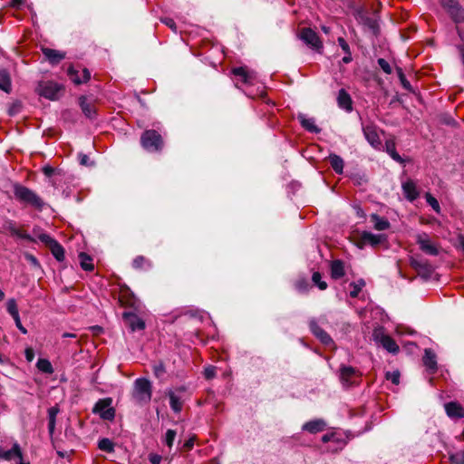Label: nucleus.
<instances>
[{
  "label": "nucleus",
  "instance_id": "1",
  "mask_svg": "<svg viewBox=\"0 0 464 464\" xmlns=\"http://www.w3.org/2000/svg\"><path fill=\"white\" fill-rule=\"evenodd\" d=\"M13 191L15 199L21 204L32 207L38 211L44 209L45 205L44 199L31 188L16 183L14 185Z\"/></svg>",
  "mask_w": 464,
  "mask_h": 464
},
{
  "label": "nucleus",
  "instance_id": "2",
  "mask_svg": "<svg viewBox=\"0 0 464 464\" xmlns=\"http://www.w3.org/2000/svg\"><path fill=\"white\" fill-rule=\"evenodd\" d=\"M140 145L148 152H161L165 142L161 134L156 130H146L141 133Z\"/></svg>",
  "mask_w": 464,
  "mask_h": 464
},
{
  "label": "nucleus",
  "instance_id": "3",
  "mask_svg": "<svg viewBox=\"0 0 464 464\" xmlns=\"http://www.w3.org/2000/svg\"><path fill=\"white\" fill-rule=\"evenodd\" d=\"M151 395L152 386L150 382L146 378L136 379L131 392L133 401L137 404L143 405L150 401Z\"/></svg>",
  "mask_w": 464,
  "mask_h": 464
},
{
  "label": "nucleus",
  "instance_id": "4",
  "mask_svg": "<svg viewBox=\"0 0 464 464\" xmlns=\"http://www.w3.org/2000/svg\"><path fill=\"white\" fill-rule=\"evenodd\" d=\"M440 5L455 24L464 23V8L459 0H439Z\"/></svg>",
  "mask_w": 464,
  "mask_h": 464
},
{
  "label": "nucleus",
  "instance_id": "5",
  "mask_svg": "<svg viewBox=\"0 0 464 464\" xmlns=\"http://www.w3.org/2000/svg\"><path fill=\"white\" fill-rule=\"evenodd\" d=\"M112 399L110 397L100 399L94 405L92 412L99 414L104 420H113L115 418V409L111 406Z\"/></svg>",
  "mask_w": 464,
  "mask_h": 464
},
{
  "label": "nucleus",
  "instance_id": "6",
  "mask_svg": "<svg viewBox=\"0 0 464 464\" xmlns=\"http://www.w3.org/2000/svg\"><path fill=\"white\" fill-rule=\"evenodd\" d=\"M298 37L311 49L318 53H321L323 50V43L313 29L309 27L302 28L298 34Z\"/></svg>",
  "mask_w": 464,
  "mask_h": 464
},
{
  "label": "nucleus",
  "instance_id": "7",
  "mask_svg": "<svg viewBox=\"0 0 464 464\" xmlns=\"http://www.w3.org/2000/svg\"><path fill=\"white\" fill-rule=\"evenodd\" d=\"M61 90V86L52 81H42L39 82L35 91L36 92L46 99L56 100L58 98V92Z\"/></svg>",
  "mask_w": 464,
  "mask_h": 464
},
{
  "label": "nucleus",
  "instance_id": "8",
  "mask_svg": "<svg viewBox=\"0 0 464 464\" xmlns=\"http://www.w3.org/2000/svg\"><path fill=\"white\" fill-rule=\"evenodd\" d=\"M41 242L44 243L50 248L53 256L59 262L64 260V248L55 239L51 237L49 235L42 233L38 236Z\"/></svg>",
  "mask_w": 464,
  "mask_h": 464
},
{
  "label": "nucleus",
  "instance_id": "9",
  "mask_svg": "<svg viewBox=\"0 0 464 464\" xmlns=\"http://www.w3.org/2000/svg\"><path fill=\"white\" fill-rule=\"evenodd\" d=\"M309 328L311 333L324 345L329 348H335V343L333 338L322 328L318 325L315 319H311L309 321Z\"/></svg>",
  "mask_w": 464,
  "mask_h": 464
},
{
  "label": "nucleus",
  "instance_id": "10",
  "mask_svg": "<svg viewBox=\"0 0 464 464\" xmlns=\"http://www.w3.org/2000/svg\"><path fill=\"white\" fill-rule=\"evenodd\" d=\"M0 459L5 461L18 459V464H29V462L24 461L22 449L18 442L13 443L12 448L9 450H6L0 445Z\"/></svg>",
  "mask_w": 464,
  "mask_h": 464
},
{
  "label": "nucleus",
  "instance_id": "11",
  "mask_svg": "<svg viewBox=\"0 0 464 464\" xmlns=\"http://www.w3.org/2000/svg\"><path fill=\"white\" fill-rule=\"evenodd\" d=\"M387 242V236L384 234H372L369 231H362L360 236L359 246L362 247L365 245H369L372 247H377Z\"/></svg>",
  "mask_w": 464,
  "mask_h": 464
},
{
  "label": "nucleus",
  "instance_id": "12",
  "mask_svg": "<svg viewBox=\"0 0 464 464\" xmlns=\"http://www.w3.org/2000/svg\"><path fill=\"white\" fill-rule=\"evenodd\" d=\"M359 377L358 370L353 366L342 364L339 369V379L343 386L350 387L355 383Z\"/></svg>",
  "mask_w": 464,
  "mask_h": 464
},
{
  "label": "nucleus",
  "instance_id": "13",
  "mask_svg": "<svg viewBox=\"0 0 464 464\" xmlns=\"http://www.w3.org/2000/svg\"><path fill=\"white\" fill-rule=\"evenodd\" d=\"M411 266L418 272V274L428 278L433 273V267L430 262L423 258L411 257Z\"/></svg>",
  "mask_w": 464,
  "mask_h": 464
},
{
  "label": "nucleus",
  "instance_id": "14",
  "mask_svg": "<svg viewBox=\"0 0 464 464\" xmlns=\"http://www.w3.org/2000/svg\"><path fill=\"white\" fill-rule=\"evenodd\" d=\"M122 318L131 332L145 329V322L134 313L124 312Z\"/></svg>",
  "mask_w": 464,
  "mask_h": 464
},
{
  "label": "nucleus",
  "instance_id": "15",
  "mask_svg": "<svg viewBox=\"0 0 464 464\" xmlns=\"http://www.w3.org/2000/svg\"><path fill=\"white\" fill-rule=\"evenodd\" d=\"M185 391V387H179L176 392L172 390L167 392V395L169 399V406L175 413H179L182 411L184 402V400L178 392H184Z\"/></svg>",
  "mask_w": 464,
  "mask_h": 464
},
{
  "label": "nucleus",
  "instance_id": "16",
  "mask_svg": "<svg viewBox=\"0 0 464 464\" xmlns=\"http://www.w3.org/2000/svg\"><path fill=\"white\" fill-rule=\"evenodd\" d=\"M232 73L244 84H254V82L256 79V75L254 71H249L246 67L243 66L233 68Z\"/></svg>",
  "mask_w": 464,
  "mask_h": 464
},
{
  "label": "nucleus",
  "instance_id": "17",
  "mask_svg": "<svg viewBox=\"0 0 464 464\" xmlns=\"http://www.w3.org/2000/svg\"><path fill=\"white\" fill-rule=\"evenodd\" d=\"M79 73L80 71L74 66H70L67 70L70 80L77 85L87 82L91 79V72L87 68H82V76Z\"/></svg>",
  "mask_w": 464,
  "mask_h": 464
},
{
  "label": "nucleus",
  "instance_id": "18",
  "mask_svg": "<svg viewBox=\"0 0 464 464\" xmlns=\"http://www.w3.org/2000/svg\"><path fill=\"white\" fill-rule=\"evenodd\" d=\"M447 416L451 420L464 418V408L458 401H449L444 404Z\"/></svg>",
  "mask_w": 464,
  "mask_h": 464
},
{
  "label": "nucleus",
  "instance_id": "19",
  "mask_svg": "<svg viewBox=\"0 0 464 464\" xmlns=\"http://www.w3.org/2000/svg\"><path fill=\"white\" fill-rule=\"evenodd\" d=\"M401 188L404 197L409 201L412 202L420 196L416 183L412 179H408L401 184Z\"/></svg>",
  "mask_w": 464,
  "mask_h": 464
},
{
  "label": "nucleus",
  "instance_id": "20",
  "mask_svg": "<svg viewBox=\"0 0 464 464\" xmlns=\"http://www.w3.org/2000/svg\"><path fill=\"white\" fill-rule=\"evenodd\" d=\"M417 243L420 246V248L426 254L430 256H438L439 249L433 245L429 239L428 236L424 234L423 236L420 235L417 237Z\"/></svg>",
  "mask_w": 464,
  "mask_h": 464
},
{
  "label": "nucleus",
  "instance_id": "21",
  "mask_svg": "<svg viewBox=\"0 0 464 464\" xmlns=\"http://www.w3.org/2000/svg\"><path fill=\"white\" fill-rule=\"evenodd\" d=\"M362 131L367 141L375 149H379L382 145L380 137L374 126L367 125L362 128Z\"/></svg>",
  "mask_w": 464,
  "mask_h": 464
},
{
  "label": "nucleus",
  "instance_id": "22",
  "mask_svg": "<svg viewBox=\"0 0 464 464\" xmlns=\"http://www.w3.org/2000/svg\"><path fill=\"white\" fill-rule=\"evenodd\" d=\"M325 427L326 422L323 419H315L305 422L303 425L302 430L311 434H315L317 432L324 430Z\"/></svg>",
  "mask_w": 464,
  "mask_h": 464
},
{
  "label": "nucleus",
  "instance_id": "23",
  "mask_svg": "<svg viewBox=\"0 0 464 464\" xmlns=\"http://www.w3.org/2000/svg\"><path fill=\"white\" fill-rule=\"evenodd\" d=\"M422 361L430 373L436 372L438 370L437 359L435 353L431 349H425Z\"/></svg>",
  "mask_w": 464,
  "mask_h": 464
},
{
  "label": "nucleus",
  "instance_id": "24",
  "mask_svg": "<svg viewBox=\"0 0 464 464\" xmlns=\"http://www.w3.org/2000/svg\"><path fill=\"white\" fill-rule=\"evenodd\" d=\"M337 103L341 109H343L348 112L353 111L352 98H351L350 94L344 89H341L338 92Z\"/></svg>",
  "mask_w": 464,
  "mask_h": 464
},
{
  "label": "nucleus",
  "instance_id": "25",
  "mask_svg": "<svg viewBox=\"0 0 464 464\" xmlns=\"http://www.w3.org/2000/svg\"><path fill=\"white\" fill-rule=\"evenodd\" d=\"M297 119L301 124V126L307 131L311 133H319L321 129L316 126L315 121L314 118H307L304 114H299Z\"/></svg>",
  "mask_w": 464,
  "mask_h": 464
},
{
  "label": "nucleus",
  "instance_id": "26",
  "mask_svg": "<svg viewBox=\"0 0 464 464\" xmlns=\"http://www.w3.org/2000/svg\"><path fill=\"white\" fill-rule=\"evenodd\" d=\"M44 57L52 63L57 64L62 60L65 58V53L60 51L51 49V48H43L42 49Z\"/></svg>",
  "mask_w": 464,
  "mask_h": 464
},
{
  "label": "nucleus",
  "instance_id": "27",
  "mask_svg": "<svg viewBox=\"0 0 464 464\" xmlns=\"http://www.w3.org/2000/svg\"><path fill=\"white\" fill-rule=\"evenodd\" d=\"M79 105L83 112V114L89 119H94L96 116V108L93 104L87 102L85 96H81L79 98Z\"/></svg>",
  "mask_w": 464,
  "mask_h": 464
},
{
  "label": "nucleus",
  "instance_id": "28",
  "mask_svg": "<svg viewBox=\"0 0 464 464\" xmlns=\"http://www.w3.org/2000/svg\"><path fill=\"white\" fill-rule=\"evenodd\" d=\"M380 343L384 349L393 354L397 353L400 350L396 342L389 335L382 334L380 338Z\"/></svg>",
  "mask_w": 464,
  "mask_h": 464
},
{
  "label": "nucleus",
  "instance_id": "29",
  "mask_svg": "<svg viewBox=\"0 0 464 464\" xmlns=\"http://www.w3.org/2000/svg\"><path fill=\"white\" fill-rule=\"evenodd\" d=\"M0 90L6 93L12 92V81L6 69H0Z\"/></svg>",
  "mask_w": 464,
  "mask_h": 464
},
{
  "label": "nucleus",
  "instance_id": "30",
  "mask_svg": "<svg viewBox=\"0 0 464 464\" xmlns=\"http://www.w3.org/2000/svg\"><path fill=\"white\" fill-rule=\"evenodd\" d=\"M371 221L373 223V227L376 230L382 231L390 228L391 224L385 218L380 217L378 214L372 213L370 216Z\"/></svg>",
  "mask_w": 464,
  "mask_h": 464
},
{
  "label": "nucleus",
  "instance_id": "31",
  "mask_svg": "<svg viewBox=\"0 0 464 464\" xmlns=\"http://www.w3.org/2000/svg\"><path fill=\"white\" fill-rule=\"evenodd\" d=\"M344 265L343 262L336 259L332 261L331 263V276L332 278L337 280L344 276Z\"/></svg>",
  "mask_w": 464,
  "mask_h": 464
},
{
  "label": "nucleus",
  "instance_id": "32",
  "mask_svg": "<svg viewBox=\"0 0 464 464\" xmlns=\"http://www.w3.org/2000/svg\"><path fill=\"white\" fill-rule=\"evenodd\" d=\"M60 409L57 405L48 409V431L51 436L53 435L56 424V417Z\"/></svg>",
  "mask_w": 464,
  "mask_h": 464
},
{
  "label": "nucleus",
  "instance_id": "33",
  "mask_svg": "<svg viewBox=\"0 0 464 464\" xmlns=\"http://www.w3.org/2000/svg\"><path fill=\"white\" fill-rule=\"evenodd\" d=\"M329 162L333 169L337 174H343V167H344V161L337 154L331 153L329 155Z\"/></svg>",
  "mask_w": 464,
  "mask_h": 464
},
{
  "label": "nucleus",
  "instance_id": "34",
  "mask_svg": "<svg viewBox=\"0 0 464 464\" xmlns=\"http://www.w3.org/2000/svg\"><path fill=\"white\" fill-rule=\"evenodd\" d=\"M386 152L398 163H403L404 160L401 155L396 151L395 142L393 140H386L385 142Z\"/></svg>",
  "mask_w": 464,
  "mask_h": 464
},
{
  "label": "nucleus",
  "instance_id": "35",
  "mask_svg": "<svg viewBox=\"0 0 464 464\" xmlns=\"http://www.w3.org/2000/svg\"><path fill=\"white\" fill-rule=\"evenodd\" d=\"M79 260L81 267L84 271H92L94 269L93 264H92V258L86 253L81 252L79 254Z\"/></svg>",
  "mask_w": 464,
  "mask_h": 464
},
{
  "label": "nucleus",
  "instance_id": "36",
  "mask_svg": "<svg viewBox=\"0 0 464 464\" xmlns=\"http://www.w3.org/2000/svg\"><path fill=\"white\" fill-rule=\"evenodd\" d=\"M132 266L135 269H148L151 267V263L143 256H138L133 259Z\"/></svg>",
  "mask_w": 464,
  "mask_h": 464
},
{
  "label": "nucleus",
  "instance_id": "37",
  "mask_svg": "<svg viewBox=\"0 0 464 464\" xmlns=\"http://www.w3.org/2000/svg\"><path fill=\"white\" fill-rule=\"evenodd\" d=\"M98 448L102 451L111 453L114 451V443L110 439L103 438L99 440Z\"/></svg>",
  "mask_w": 464,
  "mask_h": 464
},
{
  "label": "nucleus",
  "instance_id": "38",
  "mask_svg": "<svg viewBox=\"0 0 464 464\" xmlns=\"http://www.w3.org/2000/svg\"><path fill=\"white\" fill-rule=\"evenodd\" d=\"M22 109H23L22 102L19 100H15L14 102H12L8 106V110H7L8 115L15 116L22 111Z\"/></svg>",
  "mask_w": 464,
  "mask_h": 464
},
{
  "label": "nucleus",
  "instance_id": "39",
  "mask_svg": "<svg viewBox=\"0 0 464 464\" xmlns=\"http://www.w3.org/2000/svg\"><path fill=\"white\" fill-rule=\"evenodd\" d=\"M37 368L39 371L44 372V373H53V368L52 366V363L47 359H39L37 362Z\"/></svg>",
  "mask_w": 464,
  "mask_h": 464
},
{
  "label": "nucleus",
  "instance_id": "40",
  "mask_svg": "<svg viewBox=\"0 0 464 464\" xmlns=\"http://www.w3.org/2000/svg\"><path fill=\"white\" fill-rule=\"evenodd\" d=\"M365 285V282L363 279H360L357 282H352L350 286L353 287V290L350 292V296L355 298L359 295L362 288Z\"/></svg>",
  "mask_w": 464,
  "mask_h": 464
},
{
  "label": "nucleus",
  "instance_id": "41",
  "mask_svg": "<svg viewBox=\"0 0 464 464\" xmlns=\"http://www.w3.org/2000/svg\"><path fill=\"white\" fill-rule=\"evenodd\" d=\"M363 24L366 25L374 34H378L379 31V25L375 19L365 16L362 17Z\"/></svg>",
  "mask_w": 464,
  "mask_h": 464
},
{
  "label": "nucleus",
  "instance_id": "42",
  "mask_svg": "<svg viewBox=\"0 0 464 464\" xmlns=\"http://www.w3.org/2000/svg\"><path fill=\"white\" fill-rule=\"evenodd\" d=\"M312 281L320 290H325L328 286L327 283L322 280V275L318 271L313 273Z\"/></svg>",
  "mask_w": 464,
  "mask_h": 464
},
{
  "label": "nucleus",
  "instance_id": "43",
  "mask_svg": "<svg viewBox=\"0 0 464 464\" xmlns=\"http://www.w3.org/2000/svg\"><path fill=\"white\" fill-rule=\"evenodd\" d=\"M6 309L13 318L19 316L17 304L14 298H11L7 301Z\"/></svg>",
  "mask_w": 464,
  "mask_h": 464
},
{
  "label": "nucleus",
  "instance_id": "44",
  "mask_svg": "<svg viewBox=\"0 0 464 464\" xmlns=\"http://www.w3.org/2000/svg\"><path fill=\"white\" fill-rule=\"evenodd\" d=\"M425 199H426V202L432 208V209L436 213H438V214L440 213V203L430 193L428 192L425 194Z\"/></svg>",
  "mask_w": 464,
  "mask_h": 464
},
{
  "label": "nucleus",
  "instance_id": "45",
  "mask_svg": "<svg viewBox=\"0 0 464 464\" xmlns=\"http://www.w3.org/2000/svg\"><path fill=\"white\" fill-rule=\"evenodd\" d=\"M152 371L156 378L161 379L166 373V368L162 362L153 364Z\"/></svg>",
  "mask_w": 464,
  "mask_h": 464
},
{
  "label": "nucleus",
  "instance_id": "46",
  "mask_svg": "<svg viewBox=\"0 0 464 464\" xmlns=\"http://www.w3.org/2000/svg\"><path fill=\"white\" fill-rule=\"evenodd\" d=\"M449 459L451 464H464V450H460L449 455Z\"/></svg>",
  "mask_w": 464,
  "mask_h": 464
},
{
  "label": "nucleus",
  "instance_id": "47",
  "mask_svg": "<svg viewBox=\"0 0 464 464\" xmlns=\"http://www.w3.org/2000/svg\"><path fill=\"white\" fill-rule=\"evenodd\" d=\"M396 71H397V74H398V77L400 79V82H401L402 87L407 91H411V89H412L411 85L410 82L406 79V76H405L402 69L400 67H397Z\"/></svg>",
  "mask_w": 464,
  "mask_h": 464
},
{
  "label": "nucleus",
  "instance_id": "48",
  "mask_svg": "<svg viewBox=\"0 0 464 464\" xmlns=\"http://www.w3.org/2000/svg\"><path fill=\"white\" fill-rule=\"evenodd\" d=\"M176 435L177 433L174 430L169 429L167 430L164 442L169 448H171L173 446Z\"/></svg>",
  "mask_w": 464,
  "mask_h": 464
},
{
  "label": "nucleus",
  "instance_id": "49",
  "mask_svg": "<svg viewBox=\"0 0 464 464\" xmlns=\"http://www.w3.org/2000/svg\"><path fill=\"white\" fill-rule=\"evenodd\" d=\"M295 288L300 292H306L309 289V283L305 278L298 279L295 282Z\"/></svg>",
  "mask_w": 464,
  "mask_h": 464
},
{
  "label": "nucleus",
  "instance_id": "50",
  "mask_svg": "<svg viewBox=\"0 0 464 464\" xmlns=\"http://www.w3.org/2000/svg\"><path fill=\"white\" fill-rule=\"evenodd\" d=\"M378 65L381 67V69L387 74H391L392 70V67L390 65V63L383 58H379L378 61Z\"/></svg>",
  "mask_w": 464,
  "mask_h": 464
},
{
  "label": "nucleus",
  "instance_id": "51",
  "mask_svg": "<svg viewBox=\"0 0 464 464\" xmlns=\"http://www.w3.org/2000/svg\"><path fill=\"white\" fill-rule=\"evenodd\" d=\"M386 379L397 385L400 382V372L398 371L388 372H386Z\"/></svg>",
  "mask_w": 464,
  "mask_h": 464
},
{
  "label": "nucleus",
  "instance_id": "52",
  "mask_svg": "<svg viewBox=\"0 0 464 464\" xmlns=\"http://www.w3.org/2000/svg\"><path fill=\"white\" fill-rule=\"evenodd\" d=\"M5 227L11 233L12 236L18 234V228L16 227L15 223L12 220L7 221L5 225Z\"/></svg>",
  "mask_w": 464,
  "mask_h": 464
},
{
  "label": "nucleus",
  "instance_id": "53",
  "mask_svg": "<svg viewBox=\"0 0 464 464\" xmlns=\"http://www.w3.org/2000/svg\"><path fill=\"white\" fill-rule=\"evenodd\" d=\"M216 375V367L215 366H208L204 371V376L206 379L210 380L214 378Z\"/></svg>",
  "mask_w": 464,
  "mask_h": 464
},
{
  "label": "nucleus",
  "instance_id": "54",
  "mask_svg": "<svg viewBox=\"0 0 464 464\" xmlns=\"http://www.w3.org/2000/svg\"><path fill=\"white\" fill-rule=\"evenodd\" d=\"M337 41L344 53L350 54L351 49L347 42L343 37H339Z\"/></svg>",
  "mask_w": 464,
  "mask_h": 464
},
{
  "label": "nucleus",
  "instance_id": "55",
  "mask_svg": "<svg viewBox=\"0 0 464 464\" xmlns=\"http://www.w3.org/2000/svg\"><path fill=\"white\" fill-rule=\"evenodd\" d=\"M25 259L34 267H40V264H39V261L37 260V258L32 255V254H29V253H26L25 254Z\"/></svg>",
  "mask_w": 464,
  "mask_h": 464
},
{
  "label": "nucleus",
  "instance_id": "56",
  "mask_svg": "<svg viewBox=\"0 0 464 464\" xmlns=\"http://www.w3.org/2000/svg\"><path fill=\"white\" fill-rule=\"evenodd\" d=\"M14 236L19 238L27 240L29 242H34V239L29 234H27L26 232L22 231L20 229H18V234H15Z\"/></svg>",
  "mask_w": 464,
  "mask_h": 464
},
{
  "label": "nucleus",
  "instance_id": "57",
  "mask_svg": "<svg viewBox=\"0 0 464 464\" xmlns=\"http://www.w3.org/2000/svg\"><path fill=\"white\" fill-rule=\"evenodd\" d=\"M162 22L174 32H177V24L172 18H165Z\"/></svg>",
  "mask_w": 464,
  "mask_h": 464
},
{
  "label": "nucleus",
  "instance_id": "58",
  "mask_svg": "<svg viewBox=\"0 0 464 464\" xmlns=\"http://www.w3.org/2000/svg\"><path fill=\"white\" fill-rule=\"evenodd\" d=\"M195 437L189 438L183 444V449L187 451L190 450L194 446Z\"/></svg>",
  "mask_w": 464,
  "mask_h": 464
},
{
  "label": "nucleus",
  "instance_id": "59",
  "mask_svg": "<svg viewBox=\"0 0 464 464\" xmlns=\"http://www.w3.org/2000/svg\"><path fill=\"white\" fill-rule=\"evenodd\" d=\"M13 319L15 323L16 327L20 330V332L24 334H26L27 330L23 326L21 320H20V316L14 317Z\"/></svg>",
  "mask_w": 464,
  "mask_h": 464
},
{
  "label": "nucleus",
  "instance_id": "60",
  "mask_svg": "<svg viewBox=\"0 0 464 464\" xmlns=\"http://www.w3.org/2000/svg\"><path fill=\"white\" fill-rule=\"evenodd\" d=\"M149 459L151 464H160L161 462V457L158 454H150Z\"/></svg>",
  "mask_w": 464,
  "mask_h": 464
},
{
  "label": "nucleus",
  "instance_id": "61",
  "mask_svg": "<svg viewBox=\"0 0 464 464\" xmlns=\"http://www.w3.org/2000/svg\"><path fill=\"white\" fill-rule=\"evenodd\" d=\"M121 304L123 305H129V306H131V307H134V308L138 307V304H137L138 300L134 296H132L131 299L129 302H127V303H125L123 301V299H121Z\"/></svg>",
  "mask_w": 464,
  "mask_h": 464
},
{
  "label": "nucleus",
  "instance_id": "62",
  "mask_svg": "<svg viewBox=\"0 0 464 464\" xmlns=\"http://www.w3.org/2000/svg\"><path fill=\"white\" fill-rule=\"evenodd\" d=\"M43 172L46 177H52L55 172V169L51 166H45L43 168Z\"/></svg>",
  "mask_w": 464,
  "mask_h": 464
},
{
  "label": "nucleus",
  "instance_id": "63",
  "mask_svg": "<svg viewBox=\"0 0 464 464\" xmlns=\"http://www.w3.org/2000/svg\"><path fill=\"white\" fill-rule=\"evenodd\" d=\"M25 358L28 362H32L34 358V352L32 348H26L25 349Z\"/></svg>",
  "mask_w": 464,
  "mask_h": 464
},
{
  "label": "nucleus",
  "instance_id": "64",
  "mask_svg": "<svg viewBox=\"0 0 464 464\" xmlns=\"http://www.w3.org/2000/svg\"><path fill=\"white\" fill-rule=\"evenodd\" d=\"M79 159H80V163H81L82 165H87L88 160H89V158H88V156H87L86 154H82V153H81V154L79 155Z\"/></svg>",
  "mask_w": 464,
  "mask_h": 464
}]
</instances>
